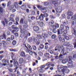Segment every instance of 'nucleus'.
Returning a JSON list of instances; mask_svg holds the SVG:
<instances>
[{
    "label": "nucleus",
    "mask_w": 76,
    "mask_h": 76,
    "mask_svg": "<svg viewBox=\"0 0 76 76\" xmlns=\"http://www.w3.org/2000/svg\"><path fill=\"white\" fill-rule=\"evenodd\" d=\"M50 23H51L52 25L54 24V21L53 20H51V22H49V25H50Z\"/></svg>",
    "instance_id": "obj_42"
},
{
    "label": "nucleus",
    "mask_w": 76,
    "mask_h": 76,
    "mask_svg": "<svg viewBox=\"0 0 76 76\" xmlns=\"http://www.w3.org/2000/svg\"><path fill=\"white\" fill-rule=\"evenodd\" d=\"M14 6H10V7H9V10H11L13 9L14 7H15V8H16V9H18L19 8V5H18V2H14Z\"/></svg>",
    "instance_id": "obj_4"
},
{
    "label": "nucleus",
    "mask_w": 76,
    "mask_h": 76,
    "mask_svg": "<svg viewBox=\"0 0 76 76\" xmlns=\"http://www.w3.org/2000/svg\"><path fill=\"white\" fill-rule=\"evenodd\" d=\"M14 66H15V67H16V69H15V71L14 72H16V70L18 69V66H19V64L18 63V61H16L14 63Z\"/></svg>",
    "instance_id": "obj_12"
},
{
    "label": "nucleus",
    "mask_w": 76,
    "mask_h": 76,
    "mask_svg": "<svg viewBox=\"0 0 76 76\" xmlns=\"http://www.w3.org/2000/svg\"><path fill=\"white\" fill-rule=\"evenodd\" d=\"M59 39L61 42H64L65 39L64 38H61V35H59L58 36Z\"/></svg>",
    "instance_id": "obj_11"
},
{
    "label": "nucleus",
    "mask_w": 76,
    "mask_h": 76,
    "mask_svg": "<svg viewBox=\"0 0 76 76\" xmlns=\"http://www.w3.org/2000/svg\"><path fill=\"white\" fill-rule=\"evenodd\" d=\"M67 61H68V59H63L62 60V63H63V64H65Z\"/></svg>",
    "instance_id": "obj_24"
},
{
    "label": "nucleus",
    "mask_w": 76,
    "mask_h": 76,
    "mask_svg": "<svg viewBox=\"0 0 76 76\" xmlns=\"http://www.w3.org/2000/svg\"><path fill=\"white\" fill-rule=\"evenodd\" d=\"M67 66L69 68H73V61H68V62Z\"/></svg>",
    "instance_id": "obj_10"
},
{
    "label": "nucleus",
    "mask_w": 76,
    "mask_h": 76,
    "mask_svg": "<svg viewBox=\"0 0 76 76\" xmlns=\"http://www.w3.org/2000/svg\"><path fill=\"white\" fill-rule=\"evenodd\" d=\"M52 32L53 33L56 34V33H57V31L56 30V29H53L52 30Z\"/></svg>",
    "instance_id": "obj_47"
},
{
    "label": "nucleus",
    "mask_w": 76,
    "mask_h": 76,
    "mask_svg": "<svg viewBox=\"0 0 76 76\" xmlns=\"http://www.w3.org/2000/svg\"><path fill=\"white\" fill-rule=\"evenodd\" d=\"M31 20H33L35 19V17L34 16H32V17H31Z\"/></svg>",
    "instance_id": "obj_61"
},
{
    "label": "nucleus",
    "mask_w": 76,
    "mask_h": 76,
    "mask_svg": "<svg viewBox=\"0 0 76 76\" xmlns=\"http://www.w3.org/2000/svg\"><path fill=\"white\" fill-rule=\"evenodd\" d=\"M24 45L25 47L24 50L25 51H26L27 53H29L30 55H32V54H33V52L29 50L28 48L27 47L26 44H24Z\"/></svg>",
    "instance_id": "obj_3"
},
{
    "label": "nucleus",
    "mask_w": 76,
    "mask_h": 76,
    "mask_svg": "<svg viewBox=\"0 0 76 76\" xmlns=\"http://www.w3.org/2000/svg\"><path fill=\"white\" fill-rule=\"evenodd\" d=\"M55 10L56 13H61V10H62V8L61 7H58L57 8H55Z\"/></svg>",
    "instance_id": "obj_8"
},
{
    "label": "nucleus",
    "mask_w": 76,
    "mask_h": 76,
    "mask_svg": "<svg viewBox=\"0 0 76 76\" xmlns=\"http://www.w3.org/2000/svg\"><path fill=\"white\" fill-rule=\"evenodd\" d=\"M39 39H42V35L41 34L37 35V37H34L33 39V40L34 41L37 45H39V44H40Z\"/></svg>",
    "instance_id": "obj_1"
},
{
    "label": "nucleus",
    "mask_w": 76,
    "mask_h": 76,
    "mask_svg": "<svg viewBox=\"0 0 76 76\" xmlns=\"http://www.w3.org/2000/svg\"><path fill=\"white\" fill-rule=\"evenodd\" d=\"M25 53L23 51L21 52L20 56L21 57H25Z\"/></svg>",
    "instance_id": "obj_23"
},
{
    "label": "nucleus",
    "mask_w": 76,
    "mask_h": 76,
    "mask_svg": "<svg viewBox=\"0 0 76 76\" xmlns=\"http://www.w3.org/2000/svg\"><path fill=\"white\" fill-rule=\"evenodd\" d=\"M50 54L48 53H45L44 55V56L45 57V58H50Z\"/></svg>",
    "instance_id": "obj_21"
},
{
    "label": "nucleus",
    "mask_w": 76,
    "mask_h": 76,
    "mask_svg": "<svg viewBox=\"0 0 76 76\" xmlns=\"http://www.w3.org/2000/svg\"><path fill=\"white\" fill-rule=\"evenodd\" d=\"M61 47L60 46V45L57 44L56 45V46L55 48V51H57L59 49L61 48Z\"/></svg>",
    "instance_id": "obj_17"
},
{
    "label": "nucleus",
    "mask_w": 76,
    "mask_h": 76,
    "mask_svg": "<svg viewBox=\"0 0 76 76\" xmlns=\"http://www.w3.org/2000/svg\"><path fill=\"white\" fill-rule=\"evenodd\" d=\"M2 62L3 63L2 64L1 63H0V68L3 67V66H6V65L8 66L9 65V60L8 59H3L2 60Z\"/></svg>",
    "instance_id": "obj_2"
},
{
    "label": "nucleus",
    "mask_w": 76,
    "mask_h": 76,
    "mask_svg": "<svg viewBox=\"0 0 76 76\" xmlns=\"http://www.w3.org/2000/svg\"><path fill=\"white\" fill-rule=\"evenodd\" d=\"M26 35V34H25V35H24V34H22L20 35V37H21V38H23V37H24V35L25 36Z\"/></svg>",
    "instance_id": "obj_60"
},
{
    "label": "nucleus",
    "mask_w": 76,
    "mask_h": 76,
    "mask_svg": "<svg viewBox=\"0 0 76 76\" xmlns=\"http://www.w3.org/2000/svg\"><path fill=\"white\" fill-rule=\"evenodd\" d=\"M42 39H45L48 37V34L46 33H43L42 34Z\"/></svg>",
    "instance_id": "obj_13"
},
{
    "label": "nucleus",
    "mask_w": 76,
    "mask_h": 76,
    "mask_svg": "<svg viewBox=\"0 0 76 76\" xmlns=\"http://www.w3.org/2000/svg\"><path fill=\"white\" fill-rule=\"evenodd\" d=\"M25 57L28 60H29L31 58V56H29V54H27L26 55H25Z\"/></svg>",
    "instance_id": "obj_29"
},
{
    "label": "nucleus",
    "mask_w": 76,
    "mask_h": 76,
    "mask_svg": "<svg viewBox=\"0 0 76 76\" xmlns=\"http://www.w3.org/2000/svg\"><path fill=\"white\" fill-rule=\"evenodd\" d=\"M43 16H44L45 18H47L48 17V14L47 13H45L44 14H43Z\"/></svg>",
    "instance_id": "obj_39"
},
{
    "label": "nucleus",
    "mask_w": 76,
    "mask_h": 76,
    "mask_svg": "<svg viewBox=\"0 0 76 76\" xmlns=\"http://www.w3.org/2000/svg\"><path fill=\"white\" fill-rule=\"evenodd\" d=\"M11 4V1H9L7 4V7L9 6Z\"/></svg>",
    "instance_id": "obj_55"
},
{
    "label": "nucleus",
    "mask_w": 76,
    "mask_h": 76,
    "mask_svg": "<svg viewBox=\"0 0 76 76\" xmlns=\"http://www.w3.org/2000/svg\"><path fill=\"white\" fill-rule=\"evenodd\" d=\"M73 30L74 31V34L75 35H76V30L75 28L73 29Z\"/></svg>",
    "instance_id": "obj_62"
},
{
    "label": "nucleus",
    "mask_w": 76,
    "mask_h": 76,
    "mask_svg": "<svg viewBox=\"0 0 76 76\" xmlns=\"http://www.w3.org/2000/svg\"><path fill=\"white\" fill-rule=\"evenodd\" d=\"M39 47L41 49H43L44 47V46L42 44H40L39 45Z\"/></svg>",
    "instance_id": "obj_38"
},
{
    "label": "nucleus",
    "mask_w": 76,
    "mask_h": 76,
    "mask_svg": "<svg viewBox=\"0 0 76 76\" xmlns=\"http://www.w3.org/2000/svg\"><path fill=\"white\" fill-rule=\"evenodd\" d=\"M28 40L29 42H31L32 40V38L30 37L28 39Z\"/></svg>",
    "instance_id": "obj_56"
},
{
    "label": "nucleus",
    "mask_w": 76,
    "mask_h": 76,
    "mask_svg": "<svg viewBox=\"0 0 76 76\" xmlns=\"http://www.w3.org/2000/svg\"><path fill=\"white\" fill-rule=\"evenodd\" d=\"M71 19H72V20H76V15H75L72 17Z\"/></svg>",
    "instance_id": "obj_35"
},
{
    "label": "nucleus",
    "mask_w": 76,
    "mask_h": 76,
    "mask_svg": "<svg viewBox=\"0 0 76 76\" xmlns=\"http://www.w3.org/2000/svg\"><path fill=\"white\" fill-rule=\"evenodd\" d=\"M10 51H14V52H16L17 51V50L16 49H10Z\"/></svg>",
    "instance_id": "obj_57"
},
{
    "label": "nucleus",
    "mask_w": 76,
    "mask_h": 76,
    "mask_svg": "<svg viewBox=\"0 0 76 76\" xmlns=\"http://www.w3.org/2000/svg\"><path fill=\"white\" fill-rule=\"evenodd\" d=\"M57 32H58V35H60V34H62L63 32L62 31V29L61 28L58 29Z\"/></svg>",
    "instance_id": "obj_20"
},
{
    "label": "nucleus",
    "mask_w": 76,
    "mask_h": 76,
    "mask_svg": "<svg viewBox=\"0 0 76 76\" xmlns=\"http://www.w3.org/2000/svg\"><path fill=\"white\" fill-rule=\"evenodd\" d=\"M12 43L13 45H15L16 44V41L15 40H14L12 41Z\"/></svg>",
    "instance_id": "obj_37"
},
{
    "label": "nucleus",
    "mask_w": 76,
    "mask_h": 76,
    "mask_svg": "<svg viewBox=\"0 0 76 76\" xmlns=\"http://www.w3.org/2000/svg\"><path fill=\"white\" fill-rule=\"evenodd\" d=\"M70 51V49L69 48H66V53H69V52Z\"/></svg>",
    "instance_id": "obj_48"
},
{
    "label": "nucleus",
    "mask_w": 76,
    "mask_h": 76,
    "mask_svg": "<svg viewBox=\"0 0 76 76\" xmlns=\"http://www.w3.org/2000/svg\"><path fill=\"white\" fill-rule=\"evenodd\" d=\"M62 67L58 68V72H62V70H63Z\"/></svg>",
    "instance_id": "obj_33"
},
{
    "label": "nucleus",
    "mask_w": 76,
    "mask_h": 76,
    "mask_svg": "<svg viewBox=\"0 0 76 76\" xmlns=\"http://www.w3.org/2000/svg\"><path fill=\"white\" fill-rule=\"evenodd\" d=\"M63 36L64 37V38L66 39V40H69V39H70V38L69 37L66 36V35H64V34H63Z\"/></svg>",
    "instance_id": "obj_26"
},
{
    "label": "nucleus",
    "mask_w": 76,
    "mask_h": 76,
    "mask_svg": "<svg viewBox=\"0 0 76 76\" xmlns=\"http://www.w3.org/2000/svg\"><path fill=\"white\" fill-rule=\"evenodd\" d=\"M51 65L52 67H54V64H51V63L50 62H48L46 64V66H47V67L45 69V70H48V69L50 67V66H51Z\"/></svg>",
    "instance_id": "obj_6"
},
{
    "label": "nucleus",
    "mask_w": 76,
    "mask_h": 76,
    "mask_svg": "<svg viewBox=\"0 0 76 76\" xmlns=\"http://www.w3.org/2000/svg\"><path fill=\"white\" fill-rule=\"evenodd\" d=\"M28 27V25H27V24H26V25H24L23 26V28L24 29H26Z\"/></svg>",
    "instance_id": "obj_45"
},
{
    "label": "nucleus",
    "mask_w": 76,
    "mask_h": 76,
    "mask_svg": "<svg viewBox=\"0 0 76 76\" xmlns=\"http://www.w3.org/2000/svg\"><path fill=\"white\" fill-rule=\"evenodd\" d=\"M63 24L65 26H67V25H68V24L67 23V22H63Z\"/></svg>",
    "instance_id": "obj_49"
},
{
    "label": "nucleus",
    "mask_w": 76,
    "mask_h": 76,
    "mask_svg": "<svg viewBox=\"0 0 76 76\" xmlns=\"http://www.w3.org/2000/svg\"><path fill=\"white\" fill-rule=\"evenodd\" d=\"M4 20L6 24H7V23H8V20H7V19L6 18H4Z\"/></svg>",
    "instance_id": "obj_54"
},
{
    "label": "nucleus",
    "mask_w": 76,
    "mask_h": 76,
    "mask_svg": "<svg viewBox=\"0 0 76 76\" xmlns=\"http://www.w3.org/2000/svg\"><path fill=\"white\" fill-rule=\"evenodd\" d=\"M2 35L5 39H6V33L5 32H4Z\"/></svg>",
    "instance_id": "obj_32"
},
{
    "label": "nucleus",
    "mask_w": 76,
    "mask_h": 76,
    "mask_svg": "<svg viewBox=\"0 0 76 76\" xmlns=\"http://www.w3.org/2000/svg\"><path fill=\"white\" fill-rule=\"evenodd\" d=\"M32 47L33 49L34 50V51H36V50H37V47H36V46H35L34 45H33Z\"/></svg>",
    "instance_id": "obj_40"
},
{
    "label": "nucleus",
    "mask_w": 76,
    "mask_h": 76,
    "mask_svg": "<svg viewBox=\"0 0 76 76\" xmlns=\"http://www.w3.org/2000/svg\"><path fill=\"white\" fill-rule=\"evenodd\" d=\"M69 72L70 70L68 69H63L62 70V72L63 73H69Z\"/></svg>",
    "instance_id": "obj_15"
},
{
    "label": "nucleus",
    "mask_w": 76,
    "mask_h": 76,
    "mask_svg": "<svg viewBox=\"0 0 76 76\" xmlns=\"http://www.w3.org/2000/svg\"><path fill=\"white\" fill-rule=\"evenodd\" d=\"M61 28L62 29V30H64V26H63V25L61 24Z\"/></svg>",
    "instance_id": "obj_50"
},
{
    "label": "nucleus",
    "mask_w": 76,
    "mask_h": 76,
    "mask_svg": "<svg viewBox=\"0 0 76 76\" xmlns=\"http://www.w3.org/2000/svg\"><path fill=\"white\" fill-rule=\"evenodd\" d=\"M74 45V48H76V41L74 43H73Z\"/></svg>",
    "instance_id": "obj_64"
},
{
    "label": "nucleus",
    "mask_w": 76,
    "mask_h": 76,
    "mask_svg": "<svg viewBox=\"0 0 76 76\" xmlns=\"http://www.w3.org/2000/svg\"><path fill=\"white\" fill-rule=\"evenodd\" d=\"M20 24H23V19H21L20 21Z\"/></svg>",
    "instance_id": "obj_46"
},
{
    "label": "nucleus",
    "mask_w": 76,
    "mask_h": 76,
    "mask_svg": "<svg viewBox=\"0 0 76 76\" xmlns=\"http://www.w3.org/2000/svg\"><path fill=\"white\" fill-rule=\"evenodd\" d=\"M12 29H16L17 30L19 29V28L15 27V25H12Z\"/></svg>",
    "instance_id": "obj_31"
},
{
    "label": "nucleus",
    "mask_w": 76,
    "mask_h": 76,
    "mask_svg": "<svg viewBox=\"0 0 76 76\" xmlns=\"http://www.w3.org/2000/svg\"><path fill=\"white\" fill-rule=\"evenodd\" d=\"M56 37V36L55 34H53L52 36V38L53 39H55Z\"/></svg>",
    "instance_id": "obj_52"
},
{
    "label": "nucleus",
    "mask_w": 76,
    "mask_h": 76,
    "mask_svg": "<svg viewBox=\"0 0 76 76\" xmlns=\"http://www.w3.org/2000/svg\"><path fill=\"white\" fill-rule=\"evenodd\" d=\"M39 29V27L37 26H34L33 27V31L35 32H38Z\"/></svg>",
    "instance_id": "obj_14"
},
{
    "label": "nucleus",
    "mask_w": 76,
    "mask_h": 76,
    "mask_svg": "<svg viewBox=\"0 0 76 76\" xmlns=\"http://www.w3.org/2000/svg\"><path fill=\"white\" fill-rule=\"evenodd\" d=\"M64 34L63 35H65L67 33V31L66 30H65L64 31Z\"/></svg>",
    "instance_id": "obj_51"
},
{
    "label": "nucleus",
    "mask_w": 76,
    "mask_h": 76,
    "mask_svg": "<svg viewBox=\"0 0 76 76\" xmlns=\"http://www.w3.org/2000/svg\"><path fill=\"white\" fill-rule=\"evenodd\" d=\"M37 7L38 9H40V10H41V9H42V6H40L39 5H37Z\"/></svg>",
    "instance_id": "obj_41"
},
{
    "label": "nucleus",
    "mask_w": 76,
    "mask_h": 76,
    "mask_svg": "<svg viewBox=\"0 0 76 76\" xmlns=\"http://www.w3.org/2000/svg\"><path fill=\"white\" fill-rule=\"evenodd\" d=\"M63 55H62L61 54H60L59 56V59L60 60H63Z\"/></svg>",
    "instance_id": "obj_34"
},
{
    "label": "nucleus",
    "mask_w": 76,
    "mask_h": 76,
    "mask_svg": "<svg viewBox=\"0 0 76 76\" xmlns=\"http://www.w3.org/2000/svg\"><path fill=\"white\" fill-rule=\"evenodd\" d=\"M2 44H3V46L4 48H6L7 45V43L6 42V41L4 40H3L2 41Z\"/></svg>",
    "instance_id": "obj_18"
},
{
    "label": "nucleus",
    "mask_w": 76,
    "mask_h": 76,
    "mask_svg": "<svg viewBox=\"0 0 76 76\" xmlns=\"http://www.w3.org/2000/svg\"><path fill=\"white\" fill-rule=\"evenodd\" d=\"M69 61H68L72 62V56H69Z\"/></svg>",
    "instance_id": "obj_36"
},
{
    "label": "nucleus",
    "mask_w": 76,
    "mask_h": 76,
    "mask_svg": "<svg viewBox=\"0 0 76 76\" xmlns=\"http://www.w3.org/2000/svg\"><path fill=\"white\" fill-rule=\"evenodd\" d=\"M15 38V37L13 35H12L11 37V40H13V39Z\"/></svg>",
    "instance_id": "obj_58"
},
{
    "label": "nucleus",
    "mask_w": 76,
    "mask_h": 76,
    "mask_svg": "<svg viewBox=\"0 0 76 76\" xmlns=\"http://www.w3.org/2000/svg\"><path fill=\"white\" fill-rule=\"evenodd\" d=\"M15 19L16 21V23H15V20L13 19V18H11L10 17V20L14 22V25H19V23H18V22H19V18L17 17Z\"/></svg>",
    "instance_id": "obj_5"
},
{
    "label": "nucleus",
    "mask_w": 76,
    "mask_h": 76,
    "mask_svg": "<svg viewBox=\"0 0 76 76\" xmlns=\"http://www.w3.org/2000/svg\"><path fill=\"white\" fill-rule=\"evenodd\" d=\"M23 62V58H21L19 59V63L20 64H22Z\"/></svg>",
    "instance_id": "obj_30"
},
{
    "label": "nucleus",
    "mask_w": 76,
    "mask_h": 76,
    "mask_svg": "<svg viewBox=\"0 0 76 76\" xmlns=\"http://www.w3.org/2000/svg\"><path fill=\"white\" fill-rule=\"evenodd\" d=\"M55 26L56 27V28H59V24H57V23H56V24Z\"/></svg>",
    "instance_id": "obj_63"
},
{
    "label": "nucleus",
    "mask_w": 76,
    "mask_h": 76,
    "mask_svg": "<svg viewBox=\"0 0 76 76\" xmlns=\"http://www.w3.org/2000/svg\"><path fill=\"white\" fill-rule=\"evenodd\" d=\"M40 68L41 69L38 70V72L40 73H42L44 72V70L42 69H44V68H45V66L44 65H42L41 66Z\"/></svg>",
    "instance_id": "obj_9"
},
{
    "label": "nucleus",
    "mask_w": 76,
    "mask_h": 76,
    "mask_svg": "<svg viewBox=\"0 0 76 76\" xmlns=\"http://www.w3.org/2000/svg\"><path fill=\"white\" fill-rule=\"evenodd\" d=\"M20 32L21 33H24V35H25V34H26L27 36H26V37H28V34H27V33L26 32V30L24 29H21V30L20 31Z\"/></svg>",
    "instance_id": "obj_16"
},
{
    "label": "nucleus",
    "mask_w": 76,
    "mask_h": 76,
    "mask_svg": "<svg viewBox=\"0 0 76 76\" xmlns=\"http://www.w3.org/2000/svg\"><path fill=\"white\" fill-rule=\"evenodd\" d=\"M61 1L60 0H56V1H53V3L54 4L55 7H58V3H60Z\"/></svg>",
    "instance_id": "obj_7"
},
{
    "label": "nucleus",
    "mask_w": 76,
    "mask_h": 76,
    "mask_svg": "<svg viewBox=\"0 0 76 76\" xmlns=\"http://www.w3.org/2000/svg\"><path fill=\"white\" fill-rule=\"evenodd\" d=\"M64 51H65V50H64V48L63 49H62V50L61 51V53L62 54L63 56H66V55L67 56V53L65 52Z\"/></svg>",
    "instance_id": "obj_19"
},
{
    "label": "nucleus",
    "mask_w": 76,
    "mask_h": 76,
    "mask_svg": "<svg viewBox=\"0 0 76 76\" xmlns=\"http://www.w3.org/2000/svg\"><path fill=\"white\" fill-rule=\"evenodd\" d=\"M65 29L67 31V30H69V27L68 26V25L67 26H65Z\"/></svg>",
    "instance_id": "obj_53"
},
{
    "label": "nucleus",
    "mask_w": 76,
    "mask_h": 76,
    "mask_svg": "<svg viewBox=\"0 0 76 76\" xmlns=\"http://www.w3.org/2000/svg\"><path fill=\"white\" fill-rule=\"evenodd\" d=\"M38 23L39 26H41V27L43 26L44 25V23L43 22H40L39 21L38 22Z\"/></svg>",
    "instance_id": "obj_27"
},
{
    "label": "nucleus",
    "mask_w": 76,
    "mask_h": 76,
    "mask_svg": "<svg viewBox=\"0 0 76 76\" xmlns=\"http://www.w3.org/2000/svg\"><path fill=\"white\" fill-rule=\"evenodd\" d=\"M67 13L68 16H72L73 15V13L72 12H68Z\"/></svg>",
    "instance_id": "obj_28"
},
{
    "label": "nucleus",
    "mask_w": 76,
    "mask_h": 76,
    "mask_svg": "<svg viewBox=\"0 0 76 76\" xmlns=\"http://www.w3.org/2000/svg\"><path fill=\"white\" fill-rule=\"evenodd\" d=\"M3 12V8L0 7V13H2Z\"/></svg>",
    "instance_id": "obj_44"
},
{
    "label": "nucleus",
    "mask_w": 76,
    "mask_h": 76,
    "mask_svg": "<svg viewBox=\"0 0 76 76\" xmlns=\"http://www.w3.org/2000/svg\"><path fill=\"white\" fill-rule=\"evenodd\" d=\"M44 19V17L43 16V14L41 13L40 15V20H43Z\"/></svg>",
    "instance_id": "obj_25"
},
{
    "label": "nucleus",
    "mask_w": 76,
    "mask_h": 76,
    "mask_svg": "<svg viewBox=\"0 0 76 76\" xmlns=\"http://www.w3.org/2000/svg\"><path fill=\"white\" fill-rule=\"evenodd\" d=\"M69 47H70V49H73V45H69Z\"/></svg>",
    "instance_id": "obj_59"
},
{
    "label": "nucleus",
    "mask_w": 76,
    "mask_h": 76,
    "mask_svg": "<svg viewBox=\"0 0 76 76\" xmlns=\"http://www.w3.org/2000/svg\"><path fill=\"white\" fill-rule=\"evenodd\" d=\"M20 8L22 10H25L26 9V6L25 5H23L21 6Z\"/></svg>",
    "instance_id": "obj_22"
},
{
    "label": "nucleus",
    "mask_w": 76,
    "mask_h": 76,
    "mask_svg": "<svg viewBox=\"0 0 76 76\" xmlns=\"http://www.w3.org/2000/svg\"><path fill=\"white\" fill-rule=\"evenodd\" d=\"M49 3L48 2H44V5L46 6L49 5Z\"/></svg>",
    "instance_id": "obj_43"
}]
</instances>
